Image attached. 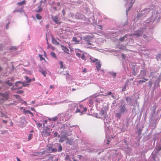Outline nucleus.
<instances>
[{"mask_svg": "<svg viewBox=\"0 0 161 161\" xmlns=\"http://www.w3.org/2000/svg\"><path fill=\"white\" fill-rule=\"evenodd\" d=\"M103 101L101 99L98 98L97 97H93L89 100V103L92 104L94 103H96V105Z\"/></svg>", "mask_w": 161, "mask_h": 161, "instance_id": "f257e3e1", "label": "nucleus"}, {"mask_svg": "<svg viewBox=\"0 0 161 161\" xmlns=\"http://www.w3.org/2000/svg\"><path fill=\"white\" fill-rule=\"evenodd\" d=\"M92 38V36H85L84 38V40L86 42V44L88 46L90 45L89 47H92V45H93L92 43L90 42H91L90 40Z\"/></svg>", "mask_w": 161, "mask_h": 161, "instance_id": "f03ea898", "label": "nucleus"}, {"mask_svg": "<svg viewBox=\"0 0 161 161\" xmlns=\"http://www.w3.org/2000/svg\"><path fill=\"white\" fill-rule=\"evenodd\" d=\"M143 33V31L141 30L139 31H136L134 33L129 34V36H135L137 37H139L142 36Z\"/></svg>", "mask_w": 161, "mask_h": 161, "instance_id": "7ed1b4c3", "label": "nucleus"}, {"mask_svg": "<svg viewBox=\"0 0 161 161\" xmlns=\"http://www.w3.org/2000/svg\"><path fill=\"white\" fill-rule=\"evenodd\" d=\"M49 129L48 127H46V129H44L42 132V135L43 136L46 137L50 135Z\"/></svg>", "mask_w": 161, "mask_h": 161, "instance_id": "20e7f679", "label": "nucleus"}, {"mask_svg": "<svg viewBox=\"0 0 161 161\" xmlns=\"http://www.w3.org/2000/svg\"><path fill=\"white\" fill-rule=\"evenodd\" d=\"M23 84H22V82L20 81H17L15 83V86L17 87V89H20L23 87Z\"/></svg>", "mask_w": 161, "mask_h": 161, "instance_id": "39448f33", "label": "nucleus"}, {"mask_svg": "<svg viewBox=\"0 0 161 161\" xmlns=\"http://www.w3.org/2000/svg\"><path fill=\"white\" fill-rule=\"evenodd\" d=\"M48 151H51L52 153H55L57 152V149L53 147L52 145L49 146L47 148Z\"/></svg>", "mask_w": 161, "mask_h": 161, "instance_id": "423d86ee", "label": "nucleus"}, {"mask_svg": "<svg viewBox=\"0 0 161 161\" xmlns=\"http://www.w3.org/2000/svg\"><path fill=\"white\" fill-rule=\"evenodd\" d=\"M96 67L97 68V71H99L101 67V64H100V62H98L96 63Z\"/></svg>", "mask_w": 161, "mask_h": 161, "instance_id": "0eeeda50", "label": "nucleus"}, {"mask_svg": "<svg viewBox=\"0 0 161 161\" xmlns=\"http://www.w3.org/2000/svg\"><path fill=\"white\" fill-rule=\"evenodd\" d=\"M52 42L55 45H59L60 44L58 42L56 39L55 38L52 37Z\"/></svg>", "mask_w": 161, "mask_h": 161, "instance_id": "6e6552de", "label": "nucleus"}, {"mask_svg": "<svg viewBox=\"0 0 161 161\" xmlns=\"http://www.w3.org/2000/svg\"><path fill=\"white\" fill-rule=\"evenodd\" d=\"M61 46L62 48V49L64 50L65 52L68 53L69 52V50L68 48L64 46L63 45H61Z\"/></svg>", "mask_w": 161, "mask_h": 161, "instance_id": "1a4fd4ad", "label": "nucleus"}, {"mask_svg": "<svg viewBox=\"0 0 161 161\" xmlns=\"http://www.w3.org/2000/svg\"><path fill=\"white\" fill-rule=\"evenodd\" d=\"M126 108L125 105H124L120 109V112L121 113H124L126 111Z\"/></svg>", "mask_w": 161, "mask_h": 161, "instance_id": "9d476101", "label": "nucleus"}, {"mask_svg": "<svg viewBox=\"0 0 161 161\" xmlns=\"http://www.w3.org/2000/svg\"><path fill=\"white\" fill-rule=\"evenodd\" d=\"M52 18L53 20L56 23H58V17L57 16H55L54 17L52 16Z\"/></svg>", "mask_w": 161, "mask_h": 161, "instance_id": "9b49d317", "label": "nucleus"}, {"mask_svg": "<svg viewBox=\"0 0 161 161\" xmlns=\"http://www.w3.org/2000/svg\"><path fill=\"white\" fill-rule=\"evenodd\" d=\"M79 107L81 108H83V110L82 111L81 110V114H83V112H86L87 110V109L86 108H84L82 105H79Z\"/></svg>", "mask_w": 161, "mask_h": 161, "instance_id": "f8f14e48", "label": "nucleus"}, {"mask_svg": "<svg viewBox=\"0 0 161 161\" xmlns=\"http://www.w3.org/2000/svg\"><path fill=\"white\" fill-rule=\"evenodd\" d=\"M66 140V137L65 136H63L62 137H60V139L59 141V142H62L65 141Z\"/></svg>", "mask_w": 161, "mask_h": 161, "instance_id": "ddd939ff", "label": "nucleus"}, {"mask_svg": "<svg viewBox=\"0 0 161 161\" xmlns=\"http://www.w3.org/2000/svg\"><path fill=\"white\" fill-rule=\"evenodd\" d=\"M25 4V1L24 0L22 1L21 2H18L17 3V5H23Z\"/></svg>", "mask_w": 161, "mask_h": 161, "instance_id": "4468645a", "label": "nucleus"}, {"mask_svg": "<svg viewBox=\"0 0 161 161\" xmlns=\"http://www.w3.org/2000/svg\"><path fill=\"white\" fill-rule=\"evenodd\" d=\"M23 111L26 114H29L33 115V114L30 110H24Z\"/></svg>", "mask_w": 161, "mask_h": 161, "instance_id": "2eb2a0df", "label": "nucleus"}, {"mask_svg": "<svg viewBox=\"0 0 161 161\" xmlns=\"http://www.w3.org/2000/svg\"><path fill=\"white\" fill-rule=\"evenodd\" d=\"M6 84L8 85L9 86H12L13 85V84L10 82L9 80H8L5 82Z\"/></svg>", "mask_w": 161, "mask_h": 161, "instance_id": "dca6fc26", "label": "nucleus"}, {"mask_svg": "<svg viewBox=\"0 0 161 161\" xmlns=\"http://www.w3.org/2000/svg\"><path fill=\"white\" fill-rule=\"evenodd\" d=\"M127 37V35H125L123 37L120 38L119 39V40L121 42H123L124 41L125 39Z\"/></svg>", "mask_w": 161, "mask_h": 161, "instance_id": "f3484780", "label": "nucleus"}, {"mask_svg": "<svg viewBox=\"0 0 161 161\" xmlns=\"http://www.w3.org/2000/svg\"><path fill=\"white\" fill-rule=\"evenodd\" d=\"M72 41L76 43H78L79 42V40H78L76 37H74L73 38Z\"/></svg>", "mask_w": 161, "mask_h": 161, "instance_id": "a211bd4d", "label": "nucleus"}, {"mask_svg": "<svg viewBox=\"0 0 161 161\" xmlns=\"http://www.w3.org/2000/svg\"><path fill=\"white\" fill-rule=\"evenodd\" d=\"M90 59L91 60V61L92 62H97L98 61V60L97 59L94 58H90Z\"/></svg>", "mask_w": 161, "mask_h": 161, "instance_id": "6ab92c4d", "label": "nucleus"}, {"mask_svg": "<svg viewBox=\"0 0 161 161\" xmlns=\"http://www.w3.org/2000/svg\"><path fill=\"white\" fill-rule=\"evenodd\" d=\"M105 112H106L105 111L104 109L102 108L100 112V114L101 115H103Z\"/></svg>", "mask_w": 161, "mask_h": 161, "instance_id": "aec40b11", "label": "nucleus"}, {"mask_svg": "<svg viewBox=\"0 0 161 161\" xmlns=\"http://www.w3.org/2000/svg\"><path fill=\"white\" fill-rule=\"evenodd\" d=\"M57 144L59 146V149L58 150V152H61L62 150V147L61 145L57 143Z\"/></svg>", "mask_w": 161, "mask_h": 161, "instance_id": "412c9836", "label": "nucleus"}, {"mask_svg": "<svg viewBox=\"0 0 161 161\" xmlns=\"http://www.w3.org/2000/svg\"><path fill=\"white\" fill-rule=\"evenodd\" d=\"M25 79L27 80V82L28 83H30L31 81V79H29V77L27 76L25 77Z\"/></svg>", "mask_w": 161, "mask_h": 161, "instance_id": "4be33fe9", "label": "nucleus"}, {"mask_svg": "<svg viewBox=\"0 0 161 161\" xmlns=\"http://www.w3.org/2000/svg\"><path fill=\"white\" fill-rule=\"evenodd\" d=\"M51 56L54 58H57L55 53L53 52H52L51 53Z\"/></svg>", "mask_w": 161, "mask_h": 161, "instance_id": "5701e85b", "label": "nucleus"}, {"mask_svg": "<svg viewBox=\"0 0 161 161\" xmlns=\"http://www.w3.org/2000/svg\"><path fill=\"white\" fill-rule=\"evenodd\" d=\"M76 108H77V109H76V111H75V112L76 113H80V112L81 113V108H80V109H79L78 108V107H77Z\"/></svg>", "mask_w": 161, "mask_h": 161, "instance_id": "b1692460", "label": "nucleus"}, {"mask_svg": "<svg viewBox=\"0 0 161 161\" xmlns=\"http://www.w3.org/2000/svg\"><path fill=\"white\" fill-rule=\"evenodd\" d=\"M36 18L37 19L40 20L42 19V17L39 14H37L36 15Z\"/></svg>", "mask_w": 161, "mask_h": 161, "instance_id": "393cba45", "label": "nucleus"}, {"mask_svg": "<svg viewBox=\"0 0 161 161\" xmlns=\"http://www.w3.org/2000/svg\"><path fill=\"white\" fill-rule=\"evenodd\" d=\"M65 159V160H68L69 161L70 160V158L69 156L68 155H67V154L66 155Z\"/></svg>", "mask_w": 161, "mask_h": 161, "instance_id": "a878e982", "label": "nucleus"}, {"mask_svg": "<svg viewBox=\"0 0 161 161\" xmlns=\"http://www.w3.org/2000/svg\"><path fill=\"white\" fill-rule=\"evenodd\" d=\"M41 71V73H42V74L44 76H46V72L45 71L42 70V71Z\"/></svg>", "mask_w": 161, "mask_h": 161, "instance_id": "bb28decb", "label": "nucleus"}, {"mask_svg": "<svg viewBox=\"0 0 161 161\" xmlns=\"http://www.w3.org/2000/svg\"><path fill=\"white\" fill-rule=\"evenodd\" d=\"M32 135H33L32 134H29L28 136V139L29 141L31 140V139Z\"/></svg>", "mask_w": 161, "mask_h": 161, "instance_id": "cd10ccee", "label": "nucleus"}, {"mask_svg": "<svg viewBox=\"0 0 161 161\" xmlns=\"http://www.w3.org/2000/svg\"><path fill=\"white\" fill-rule=\"evenodd\" d=\"M116 116L117 117L120 118L121 116V113H117L116 114Z\"/></svg>", "mask_w": 161, "mask_h": 161, "instance_id": "c85d7f7f", "label": "nucleus"}, {"mask_svg": "<svg viewBox=\"0 0 161 161\" xmlns=\"http://www.w3.org/2000/svg\"><path fill=\"white\" fill-rule=\"evenodd\" d=\"M39 57H40V59L41 60H45V58L43 57L42 56V55L39 54Z\"/></svg>", "mask_w": 161, "mask_h": 161, "instance_id": "c756f323", "label": "nucleus"}, {"mask_svg": "<svg viewBox=\"0 0 161 161\" xmlns=\"http://www.w3.org/2000/svg\"><path fill=\"white\" fill-rule=\"evenodd\" d=\"M126 100L127 102H130L131 101V99L130 98L128 97H127L126 98Z\"/></svg>", "mask_w": 161, "mask_h": 161, "instance_id": "7c9ffc66", "label": "nucleus"}, {"mask_svg": "<svg viewBox=\"0 0 161 161\" xmlns=\"http://www.w3.org/2000/svg\"><path fill=\"white\" fill-rule=\"evenodd\" d=\"M85 56L84 54H82L80 58H81L84 60H85L86 59L85 58Z\"/></svg>", "mask_w": 161, "mask_h": 161, "instance_id": "2f4dec72", "label": "nucleus"}, {"mask_svg": "<svg viewBox=\"0 0 161 161\" xmlns=\"http://www.w3.org/2000/svg\"><path fill=\"white\" fill-rule=\"evenodd\" d=\"M59 64L60 65V68L61 69L63 68V63L62 61L59 62Z\"/></svg>", "mask_w": 161, "mask_h": 161, "instance_id": "473e14b6", "label": "nucleus"}, {"mask_svg": "<svg viewBox=\"0 0 161 161\" xmlns=\"http://www.w3.org/2000/svg\"><path fill=\"white\" fill-rule=\"evenodd\" d=\"M112 94V93L111 92H109L107 94L105 93L104 95H103L104 96H107L108 95H110Z\"/></svg>", "mask_w": 161, "mask_h": 161, "instance_id": "72a5a7b5", "label": "nucleus"}, {"mask_svg": "<svg viewBox=\"0 0 161 161\" xmlns=\"http://www.w3.org/2000/svg\"><path fill=\"white\" fill-rule=\"evenodd\" d=\"M14 96L16 98L18 99H20V96L19 95H14Z\"/></svg>", "mask_w": 161, "mask_h": 161, "instance_id": "f704fd0d", "label": "nucleus"}, {"mask_svg": "<svg viewBox=\"0 0 161 161\" xmlns=\"http://www.w3.org/2000/svg\"><path fill=\"white\" fill-rule=\"evenodd\" d=\"M126 88V86L125 85L124 86L122 87V91L123 92L125 91Z\"/></svg>", "mask_w": 161, "mask_h": 161, "instance_id": "c9c22d12", "label": "nucleus"}, {"mask_svg": "<svg viewBox=\"0 0 161 161\" xmlns=\"http://www.w3.org/2000/svg\"><path fill=\"white\" fill-rule=\"evenodd\" d=\"M24 92L22 90H19L16 93L19 94H22Z\"/></svg>", "mask_w": 161, "mask_h": 161, "instance_id": "e433bc0d", "label": "nucleus"}, {"mask_svg": "<svg viewBox=\"0 0 161 161\" xmlns=\"http://www.w3.org/2000/svg\"><path fill=\"white\" fill-rule=\"evenodd\" d=\"M65 75H68V76L66 77V79H67L68 78H70V77H71V76L70 75H69V73H67L66 74H64Z\"/></svg>", "mask_w": 161, "mask_h": 161, "instance_id": "4c0bfd02", "label": "nucleus"}, {"mask_svg": "<svg viewBox=\"0 0 161 161\" xmlns=\"http://www.w3.org/2000/svg\"><path fill=\"white\" fill-rule=\"evenodd\" d=\"M81 54L79 53H76V55L78 57L80 58L81 57Z\"/></svg>", "mask_w": 161, "mask_h": 161, "instance_id": "58836bf2", "label": "nucleus"}, {"mask_svg": "<svg viewBox=\"0 0 161 161\" xmlns=\"http://www.w3.org/2000/svg\"><path fill=\"white\" fill-rule=\"evenodd\" d=\"M62 12L63 15H65V12L64 9L62 10Z\"/></svg>", "mask_w": 161, "mask_h": 161, "instance_id": "ea45409f", "label": "nucleus"}, {"mask_svg": "<svg viewBox=\"0 0 161 161\" xmlns=\"http://www.w3.org/2000/svg\"><path fill=\"white\" fill-rule=\"evenodd\" d=\"M161 56V54H158L157 55V56L156 57V58H157V59H158V58L160 57Z\"/></svg>", "mask_w": 161, "mask_h": 161, "instance_id": "a19ab883", "label": "nucleus"}, {"mask_svg": "<svg viewBox=\"0 0 161 161\" xmlns=\"http://www.w3.org/2000/svg\"><path fill=\"white\" fill-rule=\"evenodd\" d=\"M37 125L39 127H40L42 126V124L38 123L37 124Z\"/></svg>", "mask_w": 161, "mask_h": 161, "instance_id": "79ce46f5", "label": "nucleus"}, {"mask_svg": "<svg viewBox=\"0 0 161 161\" xmlns=\"http://www.w3.org/2000/svg\"><path fill=\"white\" fill-rule=\"evenodd\" d=\"M42 10V8H39L36 11V12H40Z\"/></svg>", "mask_w": 161, "mask_h": 161, "instance_id": "37998d69", "label": "nucleus"}, {"mask_svg": "<svg viewBox=\"0 0 161 161\" xmlns=\"http://www.w3.org/2000/svg\"><path fill=\"white\" fill-rule=\"evenodd\" d=\"M145 81L144 80H140L139 81V83H140L142 82V83H143V82H145Z\"/></svg>", "mask_w": 161, "mask_h": 161, "instance_id": "c03bdc74", "label": "nucleus"}, {"mask_svg": "<svg viewBox=\"0 0 161 161\" xmlns=\"http://www.w3.org/2000/svg\"><path fill=\"white\" fill-rule=\"evenodd\" d=\"M87 71V69L86 68H84L83 70V72H84V73H86Z\"/></svg>", "mask_w": 161, "mask_h": 161, "instance_id": "a18cd8bd", "label": "nucleus"}, {"mask_svg": "<svg viewBox=\"0 0 161 161\" xmlns=\"http://www.w3.org/2000/svg\"><path fill=\"white\" fill-rule=\"evenodd\" d=\"M54 135L55 137H56L58 136V133L57 132H56L54 134Z\"/></svg>", "mask_w": 161, "mask_h": 161, "instance_id": "49530a36", "label": "nucleus"}, {"mask_svg": "<svg viewBox=\"0 0 161 161\" xmlns=\"http://www.w3.org/2000/svg\"><path fill=\"white\" fill-rule=\"evenodd\" d=\"M22 84H23V86H27L28 85V84H25V83L23 82H22Z\"/></svg>", "mask_w": 161, "mask_h": 161, "instance_id": "de8ad7c7", "label": "nucleus"}, {"mask_svg": "<svg viewBox=\"0 0 161 161\" xmlns=\"http://www.w3.org/2000/svg\"><path fill=\"white\" fill-rule=\"evenodd\" d=\"M15 49V50H16L17 49V48L14 47H11L10 48V49H11V50H12L13 49Z\"/></svg>", "mask_w": 161, "mask_h": 161, "instance_id": "09e8293b", "label": "nucleus"}, {"mask_svg": "<svg viewBox=\"0 0 161 161\" xmlns=\"http://www.w3.org/2000/svg\"><path fill=\"white\" fill-rule=\"evenodd\" d=\"M3 122L4 123H6L7 122V121L5 120H3Z\"/></svg>", "mask_w": 161, "mask_h": 161, "instance_id": "8fccbe9b", "label": "nucleus"}, {"mask_svg": "<svg viewBox=\"0 0 161 161\" xmlns=\"http://www.w3.org/2000/svg\"><path fill=\"white\" fill-rule=\"evenodd\" d=\"M112 75H113L114 77H115V76H116V73H114L112 74Z\"/></svg>", "mask_w": 161, "mask_h": 161, "instance_id": "3c124183", "label": "nucleus"}, {"mask_svg": "<svg viewBox=\"0 0 161 161\" xmlns=\"http://www.w3.org/2000/svg\"><path fill=\"white\" fill-rule=\"evenodd\" d=\"M53 157H50L49 158V159H53Z\"/></svg>", "mask_w": 161, "mask_h": 161, "instance_id": "603ef678", "label": "nucleus"}, {"mask_svg": "<svg viewBox=\"0 0 161 161\" xmlns=\"http://www.w3.org/2000/svg\"><path fill=\"white\" fill-rule=\"evenodd\" d=\"M148 83L150 85V86H152V82L151 81H149Z\"/></svg>", "mask_w": 161, "mask_h": 161, "instance_id": "864d4df0", "label": "nucleus"}, {"mask_svg": "<svg viewBox=\"0 0 161 161\" xmlns=\"http://www.w3.org/2000/svg\"><path fill=\"white\" fill-rule=\"evenodd\" d=\"M53 88V86L52 85H51L50 86V88L52 89Z\"/></svg>", "mask_w": 161, "mask_h": 161, "instance_id": "5fc2aeb1", "label": "nucleus"}, {"mask_svg": "<svg viewBox=\"0 0 161 161\" xmlns=\"http://www.w3.org/2000/svg\"><path fill=\"white\" fill-rule=\"evenodd\" d=\"M17 161H21L20 159L18 157L17 158Z\"/></svg>", "mask_w": 161, "mask_h": 161, "instance_id": "6e6d98bb", "label": "nucleus"}, {"mask_svg": "<svg viewBox=\"0 0 161 161\" xmlns=\"http://www.w3.org/2000/svg\"><path fill=\"white\" fill-rule=\"evenodd\" d=\"M8 25H9V23H8V24H7L6 25V27L7 29H8Z\"/></svg>", "mask_w": 161, "mask_h": 161, "instance_id": "4d7b16f0", "label": "nucleus"}, {"mask_svg": "<svg viewBox=\"0 0 161 161\" xmlns=\"http://www.w3.org/2000/svg\"><path fill=\"white\" fill-rule=\"evenodd\" d=\"M161 150V147H160L158 150V151H160Z\"/></svg>", "mask_w": 161, "mask_h": 161, "instance_id": "13d9d810", "label": "nucleus"}, {"mask_svg": "<svg viewBox=\"0 0 161 161\" xmlns=\"http://www.w3.org/2000/svg\"><path fill=\"white\" fill-rule=\"evenodd\" d=\"M143 79L144 80H146V81H147L148 80V79H146V78H143Z\"/></svg>", "mask_w": 161, "mask_h": 161, "instance_id": "bf43d9fd", "label": "nucleus"}, {"mask_svg": "<svg viewBox=\"0 0 161 161\" xmlns=\"http://www.w3.org/2000/svg\"><path fill=\"white\" fill-rule=\"evenodd\" d=\"M31 103H33V104H34V103H35V101H32Z\"/></svg>", "mask_w": 161, "mask_h": 161, "instance_id": "052dcab7", "label": "nucleus"}, {"mask_svg": "<svg viewBox=\"0 0 161 161\" xmlns=\"http://www.w3.org/2000/svg\"><path fill=\"white\" fill-rule=\"evenodd\" d=\"M11 80L12 81H14V78H11Z\"/></svg>", "mask_w": 161, "mask_h": 161, "instance_id": "680f3d73", "label": "nucleus"}, {"mask_svg": "<svg viewBox=\"0 0 161 161\" xmlns=\"http://www.w3.org/2000/svg\"><path fill=\"white\" fill-rule=\"evenodd\" d=\"M75 90H76V89H75L74 88H73L72 89V90L73 91H75Z\"/></svg>", "mask_w": 161, "mask_h": 161, "instance_id": "e2e57ef3", "label": "nucleus"}, {"mask_svg": "<svg viewBox=\"0 0 161 161\" xmlns=\"http://www.w3.org/2000/svg\"><path fill=\"white\" fill-rule=\"evenodd\" d=\"M11 89L12 90H14V88L13 87L11 88Z\"/></svg>", "mask_w": 161, "mask_h": 161, "instance_id": "0e129e2a", "label": "nucleus"}, {"mask_svg": "<svg viewBox=\"0 0 161 161\" xmlns=\"http://www.w3.org/2000/svg\"><path fill=\"white\" fill-rule=\"evenodd\" d=\"M111 97H112L113 98H115V97H114V95H112V96H111Z\"/></svg>", "mask_w": 161, "mask_h": 161, "instance_id": "69168bd1", "label": "nucleus"}, {"mask_svg": "<svg viewBox=\"0 0 161 161\" xmlns=\"http://www.w3.org/2000/svg\"><path fill=\"white\" fill-rule=\"evenodd\" d=\"M35 78H34L33 79H32V80H33V81H35Z\"/></svg>", "mask_w": 161, "mask_h": 161, "instance_id": "338daca9", "label": "nucleus"}, {"mask_svg": "<svg viewBox=\"0 0 161 161\" xmlns=\"http://www.w3.org/2000/svg\"><path fill=\"white\" fill-rule=\"evenodd\" d=\"M73 161H77L75 159H73Z\"/></svg>", "mask_w": 161, "mask_h": 161, "instance_id": "774afa93", "label": "nucleus"}]
</instances>
